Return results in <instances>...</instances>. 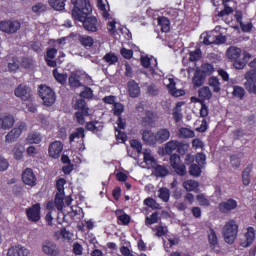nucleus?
<instances>
[{
  "instance_id": "f257e3e1",
  "label": "nucleus",
  "mask_w": 256,
  "mask_h": 256,
  "mask_svg": "<svg viewBox=\"0 0 256 256\" xmlns=\"http://www.w3.org/2000/svg\"><path fill=\"white\" fill-rule=\"evenodd\" d=\"M74 9L72 10V17L77 21L83 23L86 31L97 32V18L87 17L92 13L91 4L87 0H71Z\"/></svg>"
},
{
  "instance_id": "f03ea898",
  "label": "nucleus",
  "mask_w": 256,
  "mask_h": 256,
  "mask_svg": "<svg viewBox=\"0 0 256 256\" xmlns=\"http://www.w3.org/2000/svg\"><path fill=\"white\" fill-rule=\"evenodd\" d=\"M238 232V223L234 219L227 221L222 228V235L225 243L230 245L234 244L235 240L237 239Z\"/></svg>"
},
{
  "instance_id": "7ed1b4c3",
  "label": "nucleus",
  "mask_w": 256,
  "mask_h": 256,
  "mask_svg": "<svg viewBox=\"0 0 256 256\" xmlns=\"http://www.w3.org/2000/svg\"><path fill=\"white\" fill-rule=\"evenodd\" d=\"M242 50L239 47L231 46L227 49V57L229 60L234 62V67L237 70H242L245 68V62L241 61Z\"/></svg>"
},
{
  "instance_id": "20e7f679",
  "label": "nucleus",
  "mask_w": 256,
  "mask_h": 256,
  "mask_svg": "<svg viewBox=\"0 0 256 256\" xmlns=\"http://www.w3.org/2000/svg\"><path fill=\"white\" fill-rule=\"evenodd\" d=\"M39 97L47 107L52 106L56 101V94L54 90L46 85L39 86Z\"/></svg>"
},
{
  "instance_id": "39448f33",
  "label": "nucleus",
  "mask_w": 256,
  "mask_h": 256,
  "mask_svg": "<svg viewBox=\"0 0 256 256\" xmlns=\"http://www.w3.org/2000/svg\"><path fill=\"white\" fill-rule=\"evenodd\" d=\"M203 36V44L206 46L215 44V45H221L226 43V37L221 34H217L216 31H212L207 34H202Z\"/></svg>"
},
{
  "instance_id": "423d86ee",
  "label": "nucleus",
  "mask_w": 256,
  "mask_h": 256,
  "mask_svg": "<svg viewBox=\"0 0 256 256\" xmlns=\"http://www.w3.org/2000/svg\"><path fill=\"white\" fill-rule=\"evenodd\" d=\"M27 131V125L24 122H20L16 124V127L12 129L8 134L6 135V143H14L16 142L23 132Z\"/></svg>"
},
{
  "instance_id": "0eeeda50",
  "label": "nucleus",
  "mask_w": 256,
  "mask_h": 256,
  "mask_svg": "<svg viewBox=\"0 0 256 256\" xmlns=\"http://www.w3.org/2000/svg\"><path fill=\"white\" fill-rule=\"evenodd\" d=\"M21 29L18 20H4L0 22V31L6 34H16Z\"/></svg>"
},
{
  "instance_id": "6e6552de",
  "label": "nucleus",
  "mask_w": 256,
  "mask_h": 256,
  "mask_svg": "<svg viewBox=\"0 0 256 256\" xmlns=\"http://www.w3.org/2000/svg\"><path fill=\"white\" fill-rule=\"evenodd\" d=\"M244 87L250 94L256 95V70L252 69L245 74Z\"/></svg>"
},
{
  "instance_id": "1a4fd4ad",
  "label": "nucleus",
  "mask_w": 256,
  "mask_h": 256,
  "mask_svg": "<svg viewBox=\"0 0 256 256\" xmlns=\"http://www.w3.org/2000/svg\"><path fill=\"white\" fill-rule=\"evenodd\" d=\"M25 213L28 221L37 223L41 220V205L39 203H36L31 207L27 208Z\"/></svg>"
},
{
  "instance_id": "9d476101",
  "label": "nucleus",
  "mask_w": 256,
  "mask_h": 256,
  "mask_svg": "<svg viewBox=\"0 0 256 256\" xmlns=\"http://www.w3.org/2000/svg\"><path fill=\"white\" fill-rule=\"evenodd\" d=\"M42 252L47 256H59L60 249L54 241L45 240L42 243Z\"/></svg>"
},
{
  "instance_id": "9b49d317",
  "label": "nucleus",
  "mask_w": 256,
  "mask_h": 256,
  "mask_svg": "<svg viewBox=\"0 0 256 256\" xmlns=\"http://www.w3.org/2000/svg\"><path fill=\"white\" fill-rule=\"evenodd\" d=\"M14 95L22 101H29L32 98V89L25 84H20L16 87V90H14Z\"/></svg>"
},
{
  "instance_id": "f8f14e48",
  "label": "nucleus",
  "mask_w": 256,
  "mask_h": 256,
  "mask_svg": "<svg viewBox=\"0 0 256 256\" xmlns=\"http://www.w3.org/2000/svg\"><path fill=\"white\" fill-rule=\"evenodd\" d=\"M171 165L175 169L176 173L180 176H184L187 173L186 166L182 164L181 157L178 154H173L170 158Z\"/></svg>"
},
{
  "instance_id": "ddd939ff",
  "label": "nucleus",
  "mask_w": 256,
  "mask_h": 256,
  "mask_svg": "<svg viewBox=\"0 0 256 256\" xmlns=\"http://www.w3.org/2000/svg\"><path fill=\"white\" fill-rule=\"evenodd\" d=\"M22 182L28 187L37 185V177L31 168H27L22 172Z\"/></svg>"
},
{
  "instance_id": "4468645a",
  "label": "nucleus",
  "mask_w": 256,
  "mask_h": 256,
  "mask_svg": "<svg viewBox=\"0 0 256 256\" xmlns=\"http://www.w3.org/2000/svg\"><path fill=\"white\" fill-rule=\"evenodd\" d=\"M64 149V145L60 141H54L49 145L48 154L53 159H59Z\"/></svg>"
},
{
  "instance_id": "2eb2a0df",
  "label": "nucleus",
  "mask_w": 256,
  "mask_h": 256,
  "mask_svg": "<svg viewBox=\"0 0 256 256\" xmlns=\"http://www.w3.org/2000/svg\"><path fill=\"white\" fill-rule=\"evenodd\" d=\"M238 207V202L234 199H228L226 201L221 202L218 205L219 212L223 214H227L231 211L236 210Z\"/></svg>"
},
{
  "instance_id": "dca6fc26",
  "label": "nucleus",
  "mask_w": 256,
  "mask_h": 256,
  "mask_svg": "<svg viewBox=\"0 0 256 256\" xmlns=\"http://www.w3.org/2000/svg\"><path fill=\"white\" fill-rule=\"evenodd\" d=\"M15 125V118L10 114L0 115V130H10Z\"/></svg>"
},
{
  "instance_id": "f3484780",
  "label": "nucleus",
  "mask_w": 256,
  "mask_h": 256,
  "mask_svg": "<svg viewBox=\"0 0 256 256\" xmlns=\"http://www.w3.org/2000/svg\"><path fill=\"white\" fill-rule=\"evenodd\" d=\"M7 256H30V250L24 246H12L8 249Z\"/></svg>"
},
{
  "instance_id": "a211bd4d",
  "label": "nucleus",
  "mask_w": 256,
  "mask_h": 256,
  "mask_svg": "<svg viewBox=\"0 0 256 256\" xmlns=\"http://www.w3.org/2000/svg\"><path fill=\"white\" fill-rule=\"evenodd\" d=\"M255 240V229L254 227H248L245 233V240L240 243L243 248H249Z\"/></svg>"
},
{
  "instance_id": "6ab92c4d",
  "label": "nucleus",
  "mask_w": 256,
  "mask_h": 256,
  "mask_svg": "<svg viewBox=\"0 0 256 256\" xmlns=\"http://www.w3.org/2000/svg\"><path fill=\"white\" fill-rule=\"evenodd\" d=\"M207 240L209 247L214 250L219 247V238L214 229H209L208 234H207Z\"/></svg>"
},
{
  "instance_id": "aec40b11",
  "label": "nucleus",
  "mask_w": 256,
  "mask_h": 256,
  "mask_svg": "<svg viewBox=\"0 0 256 256\" xmlns=\"http://www.w3.org/2000/svg\"><path fill=\"white\" fill-rule=\"evenodd\" d=\"M127 86L131 98H137L140 96L141 89L139 87V84L135 80H129Z\"/></svg>"
},
{
  "instance_id": "412c9836",
  "label": "nucleus",
  "mask_w": 256,
  "mask_h": 256,
  "mask_svg": "<svg viewBox=\"0 0 256 256\" xmlns=\"http://www.w3.org/2000/svg\"><path fill=\"white\" fill-rule=\"evenodd\" d=\"M143 156H144V163L146 164V168L151 169L154 166H156V159L154 158V156L152 155V152L150 150H145L143 152Z\"/></svg>"
},
{
  "instance_id": "4be33fe9",
  "label": "nucleus",
  "mask_w": 256,
  "mask_h": 256,
  "mask_svg": "<svg viewBox=\"0 0 256 256\" xmlns=\"http://www.w3.org/2000/svg\"><path fill=\"white\" fill-rule=\"evenodd\" d=\"M80 79H81V76L78 72H76V71L71 72V74L68 78L69 85L73 88L81 87L82 83H81Z\"/></svg>"
},
{
  "instance_id": "5701e85b",
  "label": "nucleus",
  "mask_w": 256,
  "mask_h": 256,
  "mask_svg": "<svg viewBox=\"0 0 256 256\" xmlns=\"http://www.w3.org/2000/svg\"><path fill=\"white\" fill-rule=\"evenodd\" d=\"M143 140L145 141V143L149 144V145H154L156 143H158L157 140V134H154L151 131L146 130L143 133Z\"/></svg>"
},
{
  "instance_id": "b1692460",
  "label": "nucleus",
  "mask_w": 256,
  "mask_h": 256,
  "mask_svg": "<svg viewBox=\"0 0 256 256\" xmlns=\"http://www.w3.org/2000/svg\"><path fill=\"white\" fill-rule=\"evenodd\" d=\"M158 26L163 33L170 32V20L164 16L158 18Z\"/></svg>"
},
{
  "instance_id": "393cba45",
  "label": "nucleus",
  "mask_w": 256,
  "mask_h": 256,
  "mask_svg": "<svg viewBox=\"0 0 256 256\" xmlns=\"http://www.w3.org/2000/svg\"><path fill=\"white\" fill-rule=\"evenodd\" d=\"M204 81L205 77L203 76V72L196 71V73H194V77L192 78V84H194V87L199 88L203 86Z\"/></svg>"
},
{
  "instance_id": "a878e982",
  "label": "nucleus",
  "mask_w": 256,
  "mask_h": 256,
  "mask_svg": "<svg viewBox=\"0 0 256 256\" xmlns=\"http://www.w3.org/2000/svg\"><path fill=\"white\" fill-rule=\"evenodd\" d=\"M253 170V167L251 165L247 166L244 171L242 172V182L245 187H248L251 183V172Z\"/></svg>"
},
{
  "instance_id": "bb28decb",
  "label": "nucleus",
  "mask_w": 256,
  "mask_h": 256,
  "mask_svg": "<svg viewBox=\"0 0 256 256\" xmlns=\"http://www.w3.org/2000/svg\"><path fill=\"white\" fill-rule=\"evenodd\" d=\"M67 0H48V3L55 11H63Z\"/></svg>"
},
{
  "instance_id": "cd10ccee",
  "label": "nucleus",
  "mask_w": 256,
  "mask_h": 256,
  "mask_svg": "<svg viewBox=\"0 0 256 256\" xmlns=\"http://www.w3.org/2000/svg\"><path fill=\"white\" fill-rule=\"evenodd\" d=\"M79 42L85 48H91L94 46V43H95L93 37L88 35L79 36Z\"/></svg>"
},
{
  "instance_id": "c85d7f7f",
  "label": "nucleus",
  "mask_w": 256,
  "mask_h": 256,
  "mask_svg": "<svg viewBox=\"0 0 256 256\" xmlns=\"http://www.w3.org/2000/svg\"><path fill=\"white\" fill-rule=\"evenodd\" d=\"M118 221L124 225L127 226L130 223L131 217L128 214H125L122 210H116L115 212Z\"/></svg>"
},
{
  "instance_id": "c756f323",
  "label": "nucleus",
  "mask_w": 256,
  "mask_h": 256,
  "mask_svg": "<svg viewBox=\"0 0 256 256\" xmlns=\"http://www.w3.org/2000/svg\"><path fill=\"white\" fill-rule=\"evenodd\" d=\"M171 136V133L168 129H160L157 134V143H163L167 141Z\"/></svg>"
},
{
  "instance_id": "7c9ffc66",
  "label": "nucleus",
  "mask_w": 256,
  "mask_h": 256,
  "mask_svg": "<svg viewBox=\"0 0 256 256\" xmlns=\"http://www.w3.org/2000/svg\"><path fill=\"white\" fill-rule=\"evenodd\" d=\"M86 129L92 131L94 134H98L103 131V123L101 122H90L86 124Z\"/></svg>"
},
{
  "instance_id": "2f4dec72",
  "label": "nucleus",
  "mask_w": 256,
  "mask_h": 256,
  "mask_svg": "<svg viewBox=\"0 0 256 256\" xmlns=\"http://www.w3.org/2000/svg\"><path fill=\"white\" fill-rule=\"evenodd\" d=\"M97 7L102 12V16L104 19H113V15L107 11V6L105 5V1L97 0Z\"/></svg>"
},
{
  "instance_id": "473e14b6",
  "label": "nucleus",
  "mask_w": 256,
  "mask_h": 256,
  "mask_svg": "<svg viewBox=\"0 0 256 256\" xmlns=\"http://www.w3.org/2000/svg\"><path fill=\"white\" fill-rule=\"evenodd\" d=\"M74 109L83 111L84 115H89V108L87 106V102H86V100H83V98H80L79 100H77V102L74 106Z\"/></svg>"
},
{
  "instance_id": "72a5a7b5",
  "label": "nucleus",
  "mask_w": 256,
  "mask_h": 256,
  "mask_svg": "<svg viewBox=\"0 0 256 256\" xmlns=\"http://www.w3.org/2000/svg\"><path fill=\"white\" fill-rule=\"evenodd\" d=\"M42 135L37 132H33L26 137L28 144H39L42 141Z\"/></svg>"
},
{
  "instance_id": "f704fd0d",
  "label": "nucleus",
  "mask_w": 256,
  "mask_h": 256,
  "mask_svg": "<svg viewBox=\"0 0 256 256\" xmlns=\"http://www.w3.org/2000/svg\"><path fill=\"white\" fill-rule=\"evenodd\" d=\"M208 84L212 88L213 92L218 93L221 90V84L217 77L212 76L208 79Z\"/></svg>"
},
{
  "instance_id": "c9c22d12",
  "label": "nucleus",
  "mask_w": 256,
  "mask_h": 256,
  "mask_svg": "<svg viewBox=\"0 0 256 256\" xmlns=\"http://www.w3.org/2000/svg\"><path fill=\"white\" fill-rule=\"evenodd\" d=\"M151 169H154V174L157 177H164L169 173L168 169L165 166L158 165L157 163Z\"/></svg>"
},
{
  "instance_id": "e433bc0d",
  "label": "nucleus",
  "mask_w": 256,
  "mask_h": 256,
  "mask_svg": "<svg viewBox=\"0 0 256 256\" xmlns=\"http://www.w3.org/2000/svg\"><path fill=\"white\" fill-rule=\"evenodd\" d=\"M198 96L202 98V100H210L212 98V91L208 86H203L198 91Z\"/></svg>"
},
{
  "instance_id": "4c0bfd02",
  "label": "nucleus",
  "mask_w": 256,
  "mask_h": 256,
  "mask_svg": "<svg viewBox=\"0 0 256 256\" xmlns=\"http://www.w3.org/2000/svg\"><path fill=\"white\" fill-rule=\"evenodd\" d=\"M245 94H246V90L242 86H239V85L233 86V91H232L233 97L242 100L245 97Z\"/></svg>"
},
{
  "instance_id": "58836bf2",
  "label": "nucleus",
  "mask_w": 256,
  "mask_h": 256,
  "mask_svg": "<svg viewBox=\"0 0 256 256\" xmlns=\"http://www.w3.org/2000/svg\"><path fill=\"white\" fill-rule=\"evenodd\" d=\"M183 187L184 189H186V191L191 192V191H196L199 187V182L195 181V180H186L183 183Z\"/></svg>"
},
{
  "instance_id": "ea45409f",
  "label": "nucleus",
  "mask_w": 256,
  "mask_h": 256,
  "mask_svg": "<svg viewBox=\"0 0 256 256\" xmlns=\"http://www.w3.org/2000/svg\"><path fill=\"white\" fill-rule=\"evenodd\" d=\"M144 205L147 206L148 208L152 209V210H161V206L159 203H157V201L153 198H146L144 200Z\"/></svg>"
},
{
  "instance_id": "a19ab883",
  "label": "nucleus",
  "mask_w": 256,
  "mask_h": 256,
  "mask_svg": "<svg viewBox=\"0 0 256 256\" xmlns=\"http://www.w3.org/2000/svg\"><path fill=\"white\" fill-rule=\"evenodd\" d=\"M178 145H179V141H176V140L168 142L165 146L166 154L171 155L175 150L178 151Z\"/></svg>"
},
{
  "instance_id": "79ce46f5",
  "label": "nucleus",
  "mask_w": 256,
  "mask_h": 256,
  "mask_svg": "<svg viewBox=\"0 0 256 256\" xmlns=\"http://www.w3.org/2000/svg\"><path fill=\"white\" fill-rule=\"evenodd\" d=\"M158 197L164 203H168L170 199V190L168 188H160L158 191Z\"/></svg>"
},
{
  "instance_id": "37998d69",
  "label": "nucleus",
  "mask_w": 256,
  "mask_h": 256,
  "mask_svg": "<svg viewBox=\"0 0 256 256\" xmlns=\"http://www.w3.org/2000/svg\"><path fill=\"white\" fill-rule=\"evenodd\" d=\"M53 76L55 78V80L60 83V84H65L67 82V79H68V75L67 74H63V73H60L58 71V69H54L53 70Z\"/></svg>"
},
{
  "instance_id": "c03bdc74",
  "label": "nucleus",
  "mask_w": 256,
  "mask_h": 256,
  "mask_svg": "<svg viewBox=\"0 0 256 256\" xmlns=\"http://www.w3.org/2000/svg\"><path fill=\"white\" fill-rule=\"evenodd\" d=\"M54 203H55V206H56L58 211L63 210V208H64V195L62 194V192H59V193L56 194Z\"/></svg>"
},
{
  "instance_id": "a18cd8bd",
  "label": "nucleus",
  "mask_w": 256,
  "mask_h": 256,
  "mask_svg": "<svg viewBox=\"0 0 256 256\" xmlns=\"http://www.w3.org/2000/svg\"><path fill=\"white\" fill-rule=\"evenodd\" d=\"M31 11L32 13L40 15V13H45V11H47V6L42 2H38L31 7Z\"/></svg>"
},
{
  "instance_id": "49530a36",
  "label": "nucleus",
  "mask_w": 256,
  "mask_h": 256,
  "mask_svg": "<svg viewBox=\"0 0 256 256\" xmlns=\"http://www.w3.org/2000/svg\"><path fill=\"white\" fill-rule=\"evenodd\" d=\"M20 68V61L17 57L12 58L10 62H8V70L10 72H17Z\"/></svg>"
},
{
  "instance_id": "de8ad7c7",
  "label": "nucleus",
  "mask_w": 256,
  "mask_h": 256,
  "mask_svg": "<svg viewBox=\"0 0 256 256\" xmlns=\"http://www.w3.org/2000/svg\"><path fill=\"white\" fill-rule=\"evenodd\" d=\"M24 152L25 147L23 145L16 144V146H14V158H16V160H21Z\"/></svg>"
},
{
  "instance_id": "09e8293b",
  "label": "nucleus",
  "mask_w": 256,
  "mask_h": 256,
  "mask_svg": "<svg viewBox=\"0 0 256 256\" xmlns=\"http://www.w3.org/2000/svg\"><path fill=\"white\" fill-rule=\"evenodd\" d=\"M85 136H86L85 129L78 128L73 134L70 135L69 140H70V142H74L75 139H79V138L84 139Z\"/></svg>"
},
{
  "instance_id": "8fccbe9b",
  "label": "nucleus",
  "mask_w": 256,
  "mask_h": 256,
  "mask_svg": "<svg viewBox=\"0 0 256 256\" xmlns=\"http://www.w3.org/2000/svg\"><path fill=\"white\" fill-rule=\"evenodd\" d=\"M196 201H198V205L202 207L210 206V200L205 194H198V196H196Z\"/></svg>"
},
{
  "instance_id": "3c124183",
  "label": "nucleus",
  "mask_w": 256,
  "mask_h": 256,
  "mask_svg": "<svg viewBox=\"0 0 256 256\" xmlns=\"http://www.w3.org/2000/svg\"><path fill=\"white\" fill-rule=\"evenodd\" d=\"M179 137L180 138H194L195 132L189 128H181L179 130Z\"/></svg>"
},
{
  "instance_id": "603ef678",
  "label": "nucleus",
  "mask_w": 256,
  "mask_h": 256,
  "mask_svg": "<svg viewBox=\"0 0 256 256\" xmlns=\"http://www.w3.org/2000/svg\"><path fill=\"white\" fill-rule=\"evenodd\" d=\"M158 221H159V213L154 212L150 217H146L145 224L146 226H151L158 223Z\"/></svg>"
},
{
  "instance_id": "864d4df0",
  "label": "nucleus",
  "mask_w": 256,
  "mask_h": 256,
  "mask_svg": "<svg viewBox=\"0 0 256 256\" xmlns=\"http://www.w3.org/2000/svg\"><path fill=\"white\" fill-rule=\"evenodd\" d=\"M80 97L84 99H93L94 90L91 87H85L84 90L80 93Z\"/></svg>"
},
{
  "instance_id": "5fc2aeb1",
  "label": "nucleus",
  "mask_w": 256,
  "mask_h": 256,
  "mask_svg": "<svg viewBox=\"0 0 256 256\" xmlns=\"http://www.w3.org/2000/svg\"><path fill=\"white\" fill-rule=\"evenodd\" d=\"M103 60L110 65H114L115 63H117L118 57L114 53H107L103 57Z\"/></svg>"
},
{
  "instance_id": "6e6d98bb",
  "label": "nucleus",
  "mask_w": 256,
  "mask_h": 256,
  "mask_svg": "<svg viewBox=\"0 0 256 256\" xmlns=\"http://www.w3.org/2000/svg\"><path fill=\"white\" fill-rule=\"evenodd\" d=\"M60 235L64 240L71 241L74 237V234L67 228H62L60 230Z\"/></svg>"
},
{
  "instance_id": "4d7b16f0",
  "label": "nucleus",
  "mask_w": 256,
  "mask_h": 256,
  "mask_svg": "<svg viewBox=\"0 0 256 256\" xmlns=\"http://www.w3.org/2000/svg\"><path fill=\"white\" fill-rule=\"evenodd\" d=\"M189 172H190V175L194 177H199L201 175V168L196 164H192L190 165Z\"/></svg>"
},
{
  "instance_id": "13d9d810",
  "label": "nucleus",
  "mask_w": 256,
  "mask_h": 256,
  "mask_svg": "<svg viewBox=\"0 0 256 256\" xmlns=\"http://www.w3.org/2000/svg\"><path fill=\"white\" fill-rule=\"evenodd\" d=\"M224 5V9L221 10L219 13H218V17H226V15H231V13H233V8L230 7V6H227V4H223Z\"/></svg>"
},
{
  "instance_id": "bf43d9fd",
  "label": "nucleus",
  "mask_w": 256,
  "mask_h": 256,
  "mask_svg": "<svg viewBox=\"0 0 256 256\" xmlns=\"http://www.w3.org/2000/svg\"><path fill=\"white\" fill-rule=\"evenodd\" d=\"M202 52L200 49H196L192 52H190V61L196 62L199 61L201 58Z\"/></svg>"
},
{
  "instance_id": "052dcab7",
  "label": "nucleus",
  "mask_w": 256,
  "mask_h": 256,
  "mask_svg": "<svg viewBox=\"0 0 256 256\" xmlns=\"http://www.w3.org/2000/svg\"><path fill=\"white\" fill-rule=\"evenodd\" d=\"M86 116H89V115L84 114V111L75 112V118H76L77 122L81 125L85 124V122H86L85 117Z\"/></svg>"
},
{
  "instance_id": "680f3d73",
  "label": "nucleus",
  "mask_w": 256,
  "mask_h": 256,
  "mask_svg": "<svg viewBox=\"0 0 256 256\" xmlns=\"http://www.w3.org/2000/svg\"><path fill=\"white\" fill-rule=\"evenodd\" d=\"M173 116L176 122H179L182 119L181 104H177Z\"/></svg>"
},
{
  "instance_id": "e2e57ef3",
  "label": "nucleus",
  "mask_w": 256,
  "mask_h": 256,
  "mask_svg": "<svg viewBox=\"0 0 256 256\" xmlns=\"http://www.w3.org/2000/svg\"><path fill=\"white\" fill-rule=\"evenodd\" d=\"M114 115L120 116L124 111V106L119 102H116L113 106Z\"/></svg>"
},
{
  "instance_id": "0e129e2a",
  "label": "nucleus",
  "mask_w": 256,
  "mask_h": 256,
  "mask_svg": "<svg viewBox=\"0 0 256 256\" xmlns=\"http://www.w3.org/2000/svg\"><path fill=\"white\" fill-rule=\"evenodd\" d=\"M189 149V144L183 143V142H179L178 141V148L177 151L181 154L184 155Z\"/></svg>"
},
{
  "instance_id": "69168bd1",
  "label": "nucleus",
  "mask_w": 256,
  "mask_h": 256,
  "mask_svg": "<svg viewBox=\"0 0 256 256\" xmlns=\"http://www.w3.org/2000/svg\"><path fill=\"white\" fill-rule=\"evenodd\" d=\"M120 53L123 58L130 60L133 56V51L131 49L122 48L120 50Z\"/></svg>"
},
{
  "instance_id": "338daca9",
  "label": "nucleus",
  "mask_w": 256,
  "mask_h": 256,
  "mask_svg": "<svg viewBox=\"0 0 256 256\" xmlns=\"http://www.w3.org/2000/svg\"><path fill=\"white\" fill-rule=\"evenodd\" d=\"M107 30L111 35H113L116 32V21L113 20V18L111 21L108 22Z\"/></svg>"
},
{
  "instance_id": "774afa93",
  "label": "nucleus",
  "mask_w": 256,
  "mask_h": 256,
  "mask_svg": "<svg viewBox=\"0 0 256 256\" xmlns=\"http://www.w3.org/2000/svg\"><path fill=\"white\" fill-rule=\"evenodd\" d=\"M196 163H198L200 166L206 164V155L203 153L196 154Z\"/></svg>"
}]
</instances>
